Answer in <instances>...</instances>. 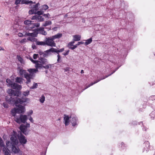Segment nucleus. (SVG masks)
Returning a JSON list of instances; mask_svg holds the SVG:
<instances>
[{
	"instance_id": "obj_15",
	"label": "nucleus",
	"mask_w": 155,
	"mask_h": 155,
	"mask_svg": "<svg viewBox=\"0 0 155 155\" xmlns=\"http://www.w3.org/2000/svg\"><path fill=\"white\" fill-rule=\"evenodd\" d=\"M70 118H72V119L71 120L70 122L72 124V126L74 127L77 125L78 119L77 117H72L71 116Z\"/></svg>"
},
{
	"instance_id": "obj_21",
	"label": "nucleus",
	"mask_w": 155,
	"mask_h": 155,
	"mask_svg": "<svg viewBox=\"0 0 155 155\" xmlns=\"http://www.w3.org/2000/svg\"><path fill=\"white\" fill-rule=\"evenodd\" d=\"M15 81L19 84H21L23 83L22 78H21L17 77L16 78Z\"/></svg>"
},
{
	"instance_id": "obj_59",
	"label": "nucleus",
	"mask_w": 155,
	"mask_h": 155,
	"mask_svg": "<svg viewBox=\"0 0 155 155\" xmlns=\"http://www.w3.org/2000/svg\"><path fill=\"white\" fill-rule=\"evenodd\" d=\"M45 72L46 73H47V72H48V71L47 70L45 71Z\"/></svg>"
},
{
	"instance_id": "obj_4",
	"label": "nucleus",
	"mask_w": 155,
	"mask_h": 155,
	"mask_svg": "<svg viewBox=\"0 0 155 155\" xmlns=\"http://www.w3.org/2000/svg\"><path fill=\"white\" fill-rule=\"evenodd\" d=\"M48 62L47 59L44 58H39L38 61H36L35 62V67L36 69H41L42 68H44L45 69H48L51 68L53 66V64H47Z\"/></svg>"
},
{
	"instance_id": "obj_20",
	"label": "nucleus",
	"mask_w": 155,
	"mask_h": 155,
	"mask_svg": "<svg viewBox=\"0 0 155 155\" xmlns=\"http://www.w3.org/2000/svg\"><path fill=\"white\" fill-rule=\"evenodd\" d=\"M44 28H40L37 29V30L38 31H41L40 33L44 35H47V32L44 30Z\"/></svg>"
},
{
	"instance_id": "obj_60",
	"label": "nucleus",
	"mask_w": 155,
	"mask_h": 155,
	"mask_svg": "<svg viewBox=\"0 0 155 155\" xmlns=\"http://www.w3.org/2000/svg\"><path fill=\"white\" fill-rule=\"evenodd\" d=\"M145 128V130H146V128Z\"/></svg>"
},
{
	"instance_id": "obj_30",
	"label": "nucleus",
	"mask_w": 155,
	"mask_h": 155,
	"mask_svg": "<svg viewBox=\"0 0 155 155\" xmlns=\"http://www.w3.org/2000/svg\"><path fill=\"white\" fill-rule=\"evenodd\" d=\"M26 58H27V59H29L34 64H35V61H35L32 58L30 57V56L29 55H28V56H27L26 57Z\"/></svg>"
},
{
	"instance_id": "obj_48",
	"label": "nucleus",
	"mask_w": 155,
	"mask_h": 155,
	"mask_svg": "<svg viewBox=\"0 0 155 155\" xmlns=\"http://www.w3.org/2000/svg\"><path fill=\"white\" fill-rule=\"evenodd\" d=\"M32 113H33L32 110H31L28 113V115H31L32 114Z\"/></svg>"
},
{
	"instance_id": "obj_27",
	"label": "nucleus",
	"mask_w": 155,
	"mask_h": 155,
	"mask_svg": "<svg viewBox=\"0 0 155 155\" xmlns=\"http://www.w3.org/2000/svg\"><path fill=\"white\" fill-rule=\"evenodd\" d=\"M51 22L50 21H47L45 22L44 24L43 25V26H46L49 25H51Z\"/></svg>"
},
{
	"instance_id": "obj_25",
	"label": "nucleus",
	"mask_w": 155,
	"mask_h": 155,
	"mask_svg": "<svg viewBox=\"0 0 155 155\" xmlns=\"http://www.w3.org/2000/svg\"><path fill=\"white\" fill-rule=\"evenodd\" d=\"M30 14H36V9H32L30 10L28 12Z\"/></svg>"
},
{
	"instance_id": "obj_6",
	"label": "nucleus",
	"mask_w": 155,
	"mask_h": 155,
	"mask_svg": "<svg viewBox=\"0 0 155 155\" xmlns=\"http://www.w3.org/2000/svg\"><path fill=\"white\" fill-rule=\"evenodd\" d=\"M8 93L9 94V96L10 97H9V96H7L6 97V98L7 97H8V98H10L11 97H12V98H14L15 100H16L17 98H19L20 99H22L23 98H26V97H25L24 98L23 97L21 98L20 97H18L19 96V92L18 91L13 90L12 89H8Z\"/></svg>"
},
{
	"instance_id": "obj_37",
	"label": "nucleus",
	"mask_w": 155,
	"mask_h": 155,
	"mask_svg": "<svg viewBox=\"0 0 155 155\" xmlns=\"http://www.w3.org/2000/svg\"><path fill=\"white\" fill-rule=\"evenodd\" d=\"M48 8V6L47 5H44L42 7V9L45 10Z\"/></svg>"
},
{
	"instance_id": "obj_54",
	"label": "nucleus",
	"mask_w": 155,
	"mask_h": 155,
	"mask_svg": "<svg viewBox=\"0 0 155 155\" xmlns=\"http://www.w3.org/2000/svg\"><path fill=\"white\" fill-rule=\"evenodd\" d=\"M32 48H33V49H34L35 48V46L34 45H32Z\"/></svg>"
},
{
	"instance_id": "obj_50",
	"label": "nucleus",
	"mask_w": 155,
	"mask_h": 155,
	"mask_svg": "<svg viewBox=\"0 0 155 155\" xmlns=\"http://www.w3.org/2000/svg\"><path fill=\"white\" fill-rule=\"evenodd\" d=\"M50 15L49 14H44L43 16L45 17V18L48 17V15Z\"/></svg>"
},
{
	"instance_id": "obj_43",
	"label": "nucleus",
	"mask_w": 155,
	"mask_h": 155,
	"mask_svg": "<svg viewBox=\"0 0 155 155\" xmlns=\"http://www.w3.org/2000/svg\"><path fill=\"white\" fill-rule=\"evenodd\" d=\"M39 57V55L37 54H34L33 56V58L34 59H37V58Z\"/></svg>"
},
{
	"instance_id": "obj_51",
	"label": "nucleus",
	"mask_w": 155,
	"mask_h": 155,
	"mask_svg": "<svg viewBox=\"0 0 155 155\" xmlns=\"http://www.w3.org/2000/svg\"><path fill=\"white\" fill-rule=\"evenodd\" d=\"M18 35L20 37H21L23 36V34L21 33H19L18 34Z\"/></svg>"
},
{
	"instance_id": "obj_3",
	"label": "nucleus",
	"mask_w": 155,
	"mask_h": 155,
	"mask_svg": "<svg viewBox=\"0 0 155 155\" xmlns=\"http://www.w3.org/2000/svg\"><path fill=\"white\" fill-rule=\"evenodd\" d=\"M18 70L20 76L26 79L27 81L26 83L27 84L30 83L31 79H32L34 76V73H36L38 71V70L35 69H29L28 70V71L29 73V74L26 70H24L23 68H19Z\"/></svg>"
},
{
	"instance_id": "obj_36",
	"label": "nucleus",
	"mask_w": 155,
	"mask_h": 155,
	"mask_svg": "<svg viewBox=\"0 0 155 155\" xmlns=\"http://www.w3.org/2000/svg\"><path fill=\"white\" fill-rule=\"evenodd\" d=\"M29 94V91H26L24 92L23 93V95L25 96V97L28 96Z\"/></svg>"
},
{
	"instance_id": "obj_56",
	"label": "nucleus",
	"mask_w": 155,
	"mask_h": 155,
	"mask_svg": "<svg viewBox=\"0 0 155 155\" xmlns=\"http://www.w3.org/2000/svg\"><path fill=\"white\" fill-rule=\"evenodd\" d=\"M1 71H2L1 69L0 68V76L2 75Z\"/></svg>"
},
{
	"instance_id": "obj_7",
	"label": "nucleus",
	"mask_w": 155,
	"mask_h": 155,
	"mask_svg": "<svg viewBox=\"0 0 155 155\" xmlns=\"http://www.w3.org/2000/svg\"><path fill=\"white\" fill-rule=\"evenodd\" d=\"M15 121L18 124L25 123L27 119V116L25 115L21 114L15 117Z\"/></svg>"
},
{
	"instance_id": "obj_58",
	"label": "nucleus",
	"mask_w": 155,
	"mask_h": 155,
	"mask_svg": "<svg viewBox=\"0 0 155 155\" xmlns=\"http://www.w3.org/2000/svg\"><path fill=\"white\" fill-rule=\"evenodd\" d=\"M124 144V143H121V147H122V145H123Z\"/></svg>"
},
{
	"instance_id": "obj_26",
	"label": "nucleus",
	"mask_w": 155,
	"mask_h": 155,
	"mask_svg": "<svg viewBox=\"0 0 155 155\" xmlns=\"http://www.w3.org/2000/svg\"><path fill=\"white\" fill-rule=\"evenodd\" d=\"M32 22V21L28 20H26L24 21V23L25 24L29 26L31 24Z\"/></svg>"
},
{
	"instance_id": "obj_22",
	"label": "nucleus",
	"mask_w": 155,
	"mask_h": 155,
	"mask_svg": "<svg viewBox=\"0 0 155 155\" xmlns=\"http://www.w3.org/2000/svg\"><path fill=\"white\" fill-rule=\"evenodd\" d=\"M74 39L73 40L74 41H79L80 40L81 37L79 35H74L73 36Z\"/></svg>"
},
{
	"instance_id": "obj_9",
	"label": "nucleus",
	"mask_w": 155,
	"mask_h": 155,
	"mask_svg": "<svg viewBox=\"0 0 155 155\" xmlns=\"http://www.w3.org/2000/svg\"><path fill=\"white\" fill-rule=\"evenodd\" d=\"M52 37L46 38L45 40V44L48 46L53 47L55 46V43Z\"/></svg>"
},
{
	"instance_id": "obj_39",
	"label": "nucleus",
	"mask_w": 155,
	"mask_h": 155,
	"mask_svg": "<svg viewBox=\"0 0 155 155\" xmlns=\"http://www.w3.org/2000/svg\"><path fill=\"white\" fill-rule=\"evenodd\" d=\"M57 57H58V59L57 60V61L58 62H60V60L61 58V56L59 55V54H57Z\"/></svg>"
},
{
	"instance_id": "obj_44",
	"label": "nucleus",
	"mask_w": 155,
	"mask_h": 155,
	"mask_svg": "<svg viewBox=\"0 0 155 155\" xmlns=\"http://www.w3.org/2000/svg\"><path fill=\"white\" fill-rule=\"evenodd\" d=\"M38 84L37 83H34L32 86L31 87V88L34 89L37 87Z\"/></svg>"
},
{
	"instance_id": "obj_29",
	"label": "nucleus",
	"mask_w": 155,
	"mask_h": 155,
	"mask_svg": "<svg viewBox=\"0 0 155 155\" xmlns=\"http://www.w3.org/2000/svg\"><path fill=\"white\" fill-rule=\"evenodd\" d=\"M92 41V39L91 38L89 39L86 40V41L85 42V44L86 45H88L90 44L91 42Z\"/></svg>"
},
{
	"instance_id": "obj_11",
	"label": "nucleus",
	"mask_w": 155,
	"mask_h": 155,
	"mask_svg": "<svg viewBox=\"0 0 155 155\" xmlns=\"http://www.w3.org/2000/svg\"><path fill=\"white\" fill-rule=\"evenodd\" d=\"M21 4H30V5L29 6V8H34V5H33V4H35V2H33L32 1H31L27 0H22L21 2Z\"/></svg>"
},
{
	"instance_id": "obj_12",
	"label": "nucleus",
	"mask_w": 155,
	"mask_h": 155,
	"mask_svg": "<svg viewBox=\"0 0 155 155\" xmlns=\"http://www.w3.org/2000/svg\"><path fill=\"white\" fill-rule=\"evenodd\" d=\"M118 68H116V69L111 74H109V75H108V76H106L105 77H103V78H101V79H99V80L98 79L97 80L95 81L93 83H91L90 84H88L87 86V87H86L85 88V89H87V88L88 87H90V86L93 85V84L97 83V82H98L99 81H100L101 80H102V79H105V78H107L108 76L110 75L111 74H113L117 70Z\"/></svg>"
},
{
	"instance_id": "obj_8",
	"label": "nucleus",
	"mask_w": 155,
	"mask_h": 155,
	"mask_svg": "<svg viewBox=\"0 0 155 155\" xmlns=\"http://www.w3.org/2000/svg\"><path fill=\"white\" fill-rule=\"evenodd\" d=\"M15 132L17 135V137H18L20 143L23 145L26 144L27 142V140L25 137L21 133L17 134V133Z\"/></svg>"
},
{
	"instance_id": "obj_32",
	"label": "nucleus",
	"mask_w": 155,
	"mask_h": 155,
	"mask_svg": "<svg viewBox=\"0 0 155 155\" xmlns=\"http://www.w3.org/2000/svg\"><path fill=\"white\" fill-rule=\"evenodd\" d=\"M37 44L38 45H45V41H37Z\"/></svg>"
},
{
	"instance_id": "obj_28",
	"label": "nucleus",
	"mask_w": 155,
	"mask_h": 155,
	"mask_svg": "<svg viewBox=\"0 0 155 155\" xmlns=\"http://www.w3.org/2000/svg\"><path fill=\"white\" fill-rule=\"evenodd\" d=\"M17 58L18 60L21 63H23L24 61L22 58L20 56L17 55Z\"/></svg>"
},
{
	"instance_id": "obj_13",
	"label": "nucleus",
	"mask_w": 155,
	"mask_h": 155,
	"mask_svg": "<svg viewBox=\"0 0 155 155\" xmlns=\"http://www.w3.org/2000/svg\"><path fill=\"white\" fill-rule=\"evenodd\" d=\"M64 50V48H62L60 50H58L57 49L52 48L49 49H48L46 51V52H56L57 54H59V52H63Z\"/></svg>"
},
{
	"instance_id": "obj_40",
	"label": "nucleus",
	"mask_w": 155,
	"mask_h": 155,
	"mask_svg": "<svg viewBox=\"0 0 155 155\" xmlns=\"http://www.w3.org/2000/svg\"><path fill=\"white\" fill-rule=\"evenodd\" d=\"M40 26V23H33V26L35 27L38 28Z\"/></svg>"
},
{
	"instance_id": "obj_55",
	"label": "nucleus",
	"mask_w": 155,
	"mask_h": 155,
	"mask_svg": "<svg viewBox=\"0 0 155 155\" xmlns=\"http://www.w3.org/2000/svg\"><path fill=\"white\" fill-rule=\"evenodd\" d=\"M81 74H83V73H84V71L83 70H81Z\"/></svg>"
},
{
	"instance_id": "obj_34",
	"label": "nucleus",
	"mask_w": 155,
	"mask_h": 155,
	"mask_svg": "<svg viewBox=\"0 0 155 155\" xmlns=\"http://www.w3.org/2000/svg\"><path fill=\"white\" fill-rule=\"evenodd\" d=\"M74 41L70 42L68 44V46L69 48V47H71L74 45Z\"/></svg>"
},
{
	"instance_id": "obj_38",
	"label": "nucleus",
	"mask_w": 155,
	"mask_h": 155,
	"mask_svg": "<svg viewBox=\"0 0 155 155\" xmlns=\"http://www.w3.org/2000/svg\"><path fill=\"white\" fill-rule=\"evenodd\" d=\"M43 13V12L41 10L39 11H36V14H38V15H42Z\"/></svg>"
},
{
	"instance_id": "obj_52",
	"label": "nucleus",
	"mask_w": 155,
	"mask_h": 155,
	"mask_svg": "<svg viewBox=\"0 0 155 155\" xmlns=\"http://www.w3.org/2000/svg\"><path fill=\"white\" fill-rule=\"evenodd\" d=\"M3 105L4 107L5 108L7 107V105L6 104H5V103H3Z\"/></svg>"
},
{
	"instance_id": "obj_1",
	"label": "nucleus",
	"mask_w": 155,
	"mask_h": 155,
	"mask_svg": "<svg viewBox=\"0 0 155 155\" xmlns=\"http://www.w3.org/2000/svg\"><path fill=\"white\" fill-rule=\"evenodd\" d=\"M6 100L8 103L10 104H15V105L18 107V108H14L12 109L11 111V114L13 116H15V114L17 113L20 114L24 113L25 111V106L21 105V104L23 103L26 102L27 100V98H25L22 99L19 98H17L16 100L14 98L11 97L10 98L8 97H6Z\"/></svg>"
},
{
	"instance_id": "obj_46",
	"label": "nucleus",
	"mask_w": 155,
	"mask_h": 155,
	"mask_svg": "<svg viewBox=\"0 0 155 155\" xmlns=\"http://www.w3.org/2000/svg\"><path fill=\"white\" fill-rule=\"evenodd\" d=\"M69 52V50H68L65 53H63V54L64 56L67 55L68 54Z\"/></svg>"
},
{
	"instance_id": "obj_53",
	"label": "nucleus",
	"mask_w": 155,
	"mask_h": 155,
	"mask_svg": "<svg viewBox=\"0 0 155 155\" xmlns=\"http://www.w3.org/2000/svg\"><path fill=\"white\" fill-rule=\"evenodd\" d=\"M28 40H30L31 41H32V40L31 39V38H28Z\"/></svg>"
},
{
	"instance_id": "obj_18",
	"label": "nucleus",
	"mask_w": 155,
	"mask_h": 155,
	"mask_svg": "<svg viewBox=\"0 0 155 155\" xmlns=\"http://www.w3.org/2000/svg\"><path fill=\"white\" fill-rule=\"evenodd\" d=\"M38 35L37 32H34L32 33H26L25 35L29 36H32L33 37H36Z\"/></svg>"
},
{
	"instance_id": "obj_16",
	"label": "nucleus",
	"mask_w": 155,
	"mask_h": 155,
	"mask_svg": "<svg viewBox=\"0 0 155 155\" xmlns=\"http://www.w3.org/2000/svg\"><path fill=\"white\" fill-rule=\"evenodd\" d=\"M70 117L68 115H64V124L65 126H67L69 124L70 122Z\"/></svg>"
},
{
	"instance_id": "obj_57",
	"label": "nucleus",
	"mask_w": 155,
	"mask_h": 155,
	"mask_svg": "<svg viewBox=\"0 0 155 155\" xmlns=\"http://www.w3.org/2000/svg\"><path fill=\"white\" fill-rule=\"evenodd\" d=\"M1 50H3L4 49H3L2 48V47H0V51Z\"/></svg>"
},
{
	"instance_id": "obj_5",
	"label": "nucleus",
	"mask_w": 155,
	"mask_h": 155,
	"mask_svg": "<svg viewBox=\"0 0 155 155\" xmlns=\"http://www.w3.org/2000/svg\"><path fill=\"white\" fill-rule=\"evenodd\" d=\"M6 82L7 83V85L8 87H11L12 88L17 90H20L21 89L22 87L21 85L13 83L14 80H10L9 79H7Z\"/></svg>"
},
{
	"instance_id": "obj_41",
	"label": "nucleus",
	"mask_w": 155,
	"mask_h": 155,
	"mask_svg": "<svg viewBox=\"0 0 155 155\" xmlns=\"http://www.w3.org/2000/svg\"><path fill=\"white\" fill-rule=\"evenodd\" d=\"M22 0H16L15 1V4L16 5H18V4H19L20 2H21V3Z\"/></svg>"
},
{
	"instance_id": "obj_19",
	"label": "nucleus",
	"mask_w": 155,
	"mask_h": 155,
	"mask_svg": "<svg viewBox=\"0 0 155 155\" xmlns=\"http://www.w3.org/2000/svg\"><path fill=\"white\" fill-rule=\"evenodd\" d=\"M144 143L145 144H147V145H146V147H144L143 150V152H144L145 151H146V152H147L149 150H148V148H149V142L147 141H146Z\"/></svg>"
},
{
	"instance_id": "obj_23",
	"label": "nucleus",
	"mask_w": 155,
	"mask_h": 155,
	"mask_svg": "<svg viewBox=\"0 0 155 155\" xmlns=\"http://www.w3.org/2000/svg\"><path fill=\"white\" fill-rule=\"evenodd\" d=\"M49 52H46V51L45 52H43L42 51H40L38 53L41 55L42 56L44 57H46L47 56V55Z\"/></svg>"
},
{
	"instance_id": "obj_47",
	"label": "nucleus",
	"mask_w": 155,
	"mask_h": 155,
	"mask_svg": "<svg viewBox=\"0 0 155 155\" xmlns=\"http://www.w3.org/2000/svg\"><path fill=\"white\" fill-rule=\"evenodd\" d=\"M84 42H83L82 41H80V42H78V44L76 45H77V46H78V45H82V44H84Z\"/></svg>"
},
{
	"instance_id": "obj_49",
	"label": "nucleus",
	"mask_w": 155,
	"mask_h": 155,
	"mask_svg": "<svg viewBox=\"0 0 155 155\" xmlns=\"http://www.w3.org/2000/svg\"><path fill=\"white\" fill-rule=\"evenodd\" d=\"M29 120L32 123H33L34 121H33L32 118L31 117H30L29 118Z\"/></svg>"
},
{
	"instance_id": "obj_24",
	"label": "nucleus",
	"mask_w": 155,
	"mask_h": 155,
	"mask_svg": "<svg viewBox=\"0 0 155 155\" xmlns=\"http://www.w3.org/2000/svg\"><path fill=\"white\" fill-rule=\"evenodd\" d=\"M62 36V34L61 33H58L57 34L52 36L54 40L56 38H59Z\"/></svg>"
},
{
	"instance_id": "obj_42",
	"label": "nucleus",
	"mask_w": 155,
	"mask_h": 155,
	"mask_svg": "<svg viewBox=\"0 0 155 155\" xmlns=\"http://www.w3.org/2000/svg\"><path fill=\"white\" fill-rule=\"evenodd\" d=\"M77 47V45L76 44L75 45H74L73 46L71 47H69V48L71 49L72 50H74L75 49V48H76Z\"/></svg>"
},
{
	"instance_id": "obj_10",
	"label": "nucleus",
	"mask_w": 155,
	"mask_h": 155,
	"mask_svg": "<svg viewBox=\"0 0 155 155\" xmlns=\"http://www.w3.org/2000/svg\"><path fill=\"white\" fill-rule=\"evenodd\" d=\"M29 127L30 124L27 123L25 126L23 125H21L19 127V129L23 133L26 135L28 134L29 132V131L27 130V127Z\"/></svg>"
},
{
	"instance_id": "obj_17",
	"label": "nucleus",
	"mask_w": 155,
	"mask_h": 155,
	"mask_svg": "<svg viewBox=\"0 0 155 155\" xmlns=\"http://www.w3.org/2000/svg\"><path fill=\"white\" fill-rule=\"evenodd\" d=\"M0 147L2 148L3 151L4 152L5 150H6V147L3 141L2 138L0 137Z\"/></svg>"
},
{
	"instance_id": "obj_35",
	"label": "nucleus",
	"mask_w": 155,
	"mask_h": 155,
	"mask_svg": "<svg viewBox=\"0 0 155 155\" xmlns=\"http://www.w3.org/2000/svg\"><path fill=\"white\" fill-rule=\"evenodd\" d=\"M40 4L39 3H37V4L34 5V8L36 10V11L38 10V7Z\"/></svg>"
},
{
	"instance_id": "obj_2",
	"label": "nucleus",
	"mask_w": 155,
	"mask_h": 155,
	"mask_svg": "<svg viewBox=\"0 0 155 155\" xmlns=\"http://www.w3.org/2000/svg\"><path fill=\"white\" fill-rule=\"evenodd\" d=\"M17 134L14 131H13L11 137L10 138L11 142L7 141L6 142V148L7 150L10 147L12 151L15 153H17L18 155H22L21 152L20 151L19 148L17 147L18 143V141L17 137Z\"/></svg>"
},
{
	"instance_id": "obj_14",
	"label": "nucleus",
	"mask_w": 155,
	"mask_h": 155,
	"mask_svg": "<svg viewBox=\"0 0 155 155\" xmlns=\"http://www.w3.org/2000/svg\"><path fill=\"white\" fill-rule=\"evenodd\" d=\"M32 20H36L38 21H43L44 20V18L42 16L35 15L33 16L32 18Z\"/></svg>"
},
{
	"instance_id": "obj_45",
	"label": "nucleus",
	"mask_w": 155,
	"mask_h": 155,
	"mask_svg": "<svg viewBox=\"0 0 155 155\" xmlns=\"http://www.w3.org/2000/svg\"><path fill=\"white\" fill-rule=\"evenodd\" d=\"M29 27V28L31 29L34 28H35V27L33 26V23L32 22L31 23V24L30 25Z\"/></svg>"
},
{
	"instance_id": "obj_31",
	"label": "nucleus",
	"mask_w": 155,
	"mask_h": 155,
	"mask_svg": "<svg viewBox=\"0 0 155 155\" xmlns=\"http://www.w3.org/2000/svg\"><path fill=\"white\" fill-rule=\"evenodd\" d=\"M45 96H44V95H42L41 96L40 99V102L41 103H44V102L45 100Z\"/></svg>"
},
{
	"instance_id": "obj_33",
	"label": "nucleus",
	"mask_w": 155,
	"mask_h": 155,
	"mask_svg": "<svg viewBox=\"0 0 155 155\" xmlns=\"http://www.w3.org/2000/svg\"><path fill=\"white\" fill-rule=\"evenodd\" d=\"M6 149L7 148H6V150H5L3 152L5 155H11V154L9 151V150L8 149L7 150Z\"/></svg>"
},
{
	"instance_id": "obj_61",
	"label": "nucleus",
	"mask_w": 155,
	"mask_h": 155,
	"mask_svg": "<svg viewBox=\"0 0 155 155\" xmlns=\"http://www.w3.org/2000/svg\"><path fill=\"white\" fill-rule=\"evenodd\" d=\"M21 42H23V41H21Z\"/></svg>"
}]
</instances>
